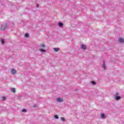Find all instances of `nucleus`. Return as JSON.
Listing matches in <instances>:
<instances>
[{
    "mask_svg": "<svg viewBox=\"0 0 124 124\" xmlns=\"http://www.w3.org/2000/svg\"><path fill=\"white\" fill-rule=\"evenodd\" d=\"M22 112L26 113V112H27V109H22Z\"/></svg>",
    "mask_w": 124,
    "mask_h": 124,
    "instance_id": "ddd939ff",
    "label": "nucleus"
},
{
    "mask_svg": "<svg viewBox=\"0 0 124 124\" xmlns=\"http://www.w3.org/2000/svg\"><path fill=\"white\" fill-rule=\"evenodd\" d=\"M25 37H29V34L26 33V34H25Z\"/></svg>",
    "mask_w": 124,
    "mask_h": 124,
    "instance_id": "4468645a",
    "label": "nucleus"
},
{
    "mask_svg": "<svg viewBox=\"0 0 124 124\" xmlns=\"http://www.w3.org/2000/svg\"><path fill=\"white\" fill-rule=\"evenodd\" d=\"M92 84H93V85H95V82L94 81H92Z\"/></svg>",
    "mask_w": 124,
    "mask_h": 124,
    "instance_id": "aec40b11",
    "label": "nucleus"
},
{
    "mask_svg": "<svg viewBox=\"0 0 124 124\" xmlns=\"http://www.w3.org/2000/svg\"><path fill=\"white\" fill-rule=\"evenodd\" d=\"M61 120H62V121H65V119L64 118V117H62Z\"/></svg>",
    "mask_w": 124,
    "mask_h": 124,
    "instance_id": "f3484780",
    "label": "nucleus"
},
{
    "mask_svg": "<svg viewBox=\"0 0 124 124\" xmlns=\"http://www.w3.org/2000/svg\"><path fill=\"white\" fill-rule=\"evenodd\" d=\"M101 118L104 119V118H105V116L104 115V114L103 113H101Z\"/></svg>",
    "mask_w": 124,
    "mask_h": 124,
    "instance_id": "f8f14e48",
    "label": "nucleus"
},
{
    "mask_svg": "<svg viewBox=\"0 0 124 124\" xmlns=\"http://www.w3.org/2000/svg\"><path fill=\"white\" fill-rule=\"evenodd\" d=\"M6 29H7V24L5 23L1 25L0 30V31H5Z\"/></svg>",
    "mask_w": 124,
    "mask_h": 124,
    "instance_id": "f257e3e1",
    "label": "nucleus"
},
{
    "mask_svg": "<svg viewBox=\"0 0 124 124\" xmlns=\"http://www.w3.org/2000/svg\"><path fill=\"white\" fill-rule=\"evenodd\" d=\"M16 72H17V71H16L15 70V69H12L11 70V73H12V74H13V75L16 74Z\"/></svg>",
    "mask_w": 124,
    "mask_h": 124,
    "instance_id": "20e7f679",
    "label": "nucleus"
},
{
    "mask_svg": "<svg viewBox=\"0 0 124 124\" xmlns=\"http://www.w3.org/2000/svg\"><path fill=\"white\" fill-rule=\"evenodd\" d=\"M6 99V98L5 97H2V100H5Z\"/></svg>",
    "mask_w": 124,
    "mask_h": 124,
    "instance_id": "6ab92c4d",
    "label": "nucleus"
},
{
    "mask_svg": "<svg viewBox=\"0 0 124 124\" xmlns=\"http://www.w3.org/2000/svg\"><path fill=\"white\" fill-rule=\"evenodd\" d=\"M54 118H55V119H59V117L58 116V115H55Z\"/></svg>",
    "mask_w": 124,
    "mask_h": 124,
    "instance_id": "a211bd4d",
    "label": "nucleus"
},
{
    "mask_svg": "<svg viewBox=\"0 0 124 124\" xmlns=\"http://www.w3.org/2000/svg\"><path fill=\"white\" fill-rule=\"evenodd\" d=\"M0 41H1V42L2 43V44H3V43H4V40L3 39H1L0 40Z\"/></svg>",
    "mask_w": 124,
    "mask_h": 124,
    "instance_id": "2eb2a0df",
    "label": "nucleus"
},
{
    "mask_svg": "<svg viewBox=\"0 0 124 124\" xmlns=\"http://www.w3.org/2000/svg\"><path fill=\"white\" fill-rule=\"evenodd\" d=\"M103 67L104 68V69H106V66H105V64H103Z\"/></svg>",
    "mask_w": 124,
    "mask_h": 124,
    "instance_id": "dca6fc26",
    "label": "nucleus"
},
{
    "mask_svg": "<svg viewBox=\"0 0 124 124\" xmlns=\"http://www.w3.org/2000/svg\"><path fill=\"white\" fill-rule=\"evenodd\" d=\"M58 24H59V27H60V28H62V26H63V24H62V23L59 22L58 23Z\"/></svg>",
    "mask_w": 124,
    "mask_h": 124,
    "instance_id": "1a4fd4ad",
    "label": "nucleus"
},
{
    "mask_svg": "<svg viewBox=\"0 0 124 124\" xmlns=\"http://www.w3.org/2000/svg\"><path fill=\"white\" fill-rule=\"evenodd\" d=\"M57 100L58 102H62V99L61 98H57Z\"/></svg>",
    "mask_w": 124,
    "mask_h": 124,
    "instance_id": "0eeeda50",
    "label": "nucleus"
},
{
    "mask_svg": "<svg viewBox=\"0 0 124 124\" xmlns=\"http://www.w3.org/2000/svg\"><path fill=\"white\" fill-rule=\"evenodd\" d=\"M11 92L12 93H15V92H16V89H15V88H12L11 90Z\"/></svg>",
    "mask_w": 124,
    "mask_h": 124,
    "instance_id": "9d476101",
    "label": "nucleus"
},
{
    "mask_svg": "<svg viewBox=\"0 0 124 124\" xmlns=\"http://www.w3.org/2000/svg\"><path fill=\"white\" fill-rule=\"evenodd\" d=\"M118 41L120 43H124V39L123 38H119L118 39Z\"/></svg>",
    "mask_w": 124,
    "mask_h": 124,
    "instance_id": "f03ea898",
    "label": "nucleus"
},
{
    "mask_svg": "<svg viewBox=\"0 0 124 124\" xmlns=\"http://www.w3.org/2000/svg\"><path fill=\"white\" fill-rule=\"evenodd\" d=\"M39 51H40L41 52H46V50H44V49H39Z\"/></svg>",
    "mask_w": 124,
    "mask_h": 124,
    "instance_id": "9b49d317",
    "label": "nucleus"
},
{
    "mask_svg": "<svg viewBox=\"0 0 124 124\" xmlns=\"http://www.w3.org/2000/svg\"><path fill=\"white\" fill-rule=\"evenodd\" d=\"M53 50L55 51V52H59V51H60V48L55 47L53 48Z\"/></svg>",
    "mask_w": 124,
    "mask_h": 124,
    "instance_id": "39448f33",
    "label": "nucleus"
},
{
    "mask_svg": "<svg viewBox=\"0 0 124 124\" xmlns=\"http://www.w3.org/2000/svg\"><path fill=\"white\" fill-rule=\"evenodd\" d=\"M115 99L116 100H119V99H121V97H120V96L116 95L115 96Z\"/></svg>",
    "mask_w": 124,
    "mask_h": 124,
    "instance_id": "6e6552de",
    "label": "nucleus"
},
{
    "mask_svg": "<svg viewBox=\"0 0 124 124\" xmlns=\"http://www.w3.org/2000/svg\"><path fill=\"white\" fill-rule=\"evenodd\" d=\"M81 48L82 49H83V50H86L87 46L84 45H81Z\"/></svg>",
    "mask_w": 124,
    "mask_h": 124,
    "instance_id": "423d86ee",
    "label": "nucleus"
},
{
    "mask_svg": "<svg viewBox=\"0 0 124 124\" xmlns=\"http://www.w3.org/2000/svg\"><path fill=\"white\" fill-rule=\"evenodd\" d=\"M39 6V5L38 4H37V7H38Z\"/></svg>",
    "mask_w": 124,
    "mask_h": 124,
    "instance_id": "412c9836",
    "label": "nucleus"
},
{
    "mask_svg": "<svg viewBox=\"0 0 124 124\" xmlns=\"http://www.w3.org/2000/svg\"><path fill=\"white\" fill-rule=\"evenodd\" d=\"M44 48H45V45H44V44H42L40 45V48L39 49H44Z\"/></svg>",
    "mask_w": 124,
    "mask_h": 124,
    "instance_id": "7ed1b4c3",
    "label": "nucleus"
},
{
    "mask_svg": "<svg viewBox=\"0 0 124 124\" xmlns=\"http://www.w3.org/2000/svg\"><path fill=\"white\" fill-rule=\"evenodd\" d=\"M116 95H118V93H116Z\"/></svg>",
    "mask_w": 124,
    "mask_h": 124,
    "instance_id": "4be33fe9",
    "label": "nucleus"
}]
</instances>
